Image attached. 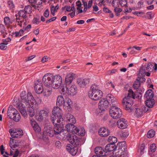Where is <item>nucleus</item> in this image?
Masks as SVG:
<instances>
[{
  "instance_id": "6e6552de",
  "label": "nucleus",
  "mask_w": 157,
  "mask_h": 157,
  "mask_svg": "<svg viewBox=\"0 0 157 157\" xmlns=\"http://www.w3.org/2000/svg\"><path fill=\"white\" fill-rule=\"evenodd\" d=\"M63 136H61L60 139H66L69 141L71 144L78 145L79 144V140L75 135H70L66 130L63 129Z\"/></svg>"
},
{
  "instance_id": "774afa93",
  "label": "nucleus",
  "mask_w": 157,
  "mask_h": 157,
  "mask_svg": "<svg viewBox=\"0 0 157 157\" xmlns=\"http://www.w3.org/2000/svg\"><path fill=\"white\" fill-rule=\"evenodd\" d=\"M144 148L145 146H144V145L142 144V145L141 146L140 148V154H143V153H144Z\"/></svg>"
},
{
  "instance_id": "20e7f679",
  "label": "nucleus",
  "mask_w": 157,
  "mask_h": 157,
  "mask_svg": "<svg viewBox=\"0 0 157 157\" xmlns=\"http://www.w3.org/2000/svg\"><path fill=\"white\" fill-rule=\"evenodd\" d=\"M157 69V64L155 63L154 65L151 63L145 64L144 66H142L140 68L139 73L140 78H143L145 75L149 76L150 74V72L156 71Z\"/></svg>"
},
{
  "instance_id": "e433bc0d",
  "label": "nucleus",
  "mask_w": 157,
  "mask_h": 157,
  "mask_svg": "<svg viewBox=\"0 0 157 157\" xmlns=\"http://www.w3.org/2000/svg\"><path fill=\"white\" fill-rule=\"evenodd\" d=\"M12 118L11 119H13L16 122L19 121L21 119V117L18 111L17 112L15 115H14Z\"/></svg>"
},
{
  "instance_id": "72a5a7b5",
  "label": "nucleus",
  "mask_w": 157,
  "mask_h": 157,
  "mask_svg": "<svg viewBox=\"0 0 157 157\" xmlns=\"http://www.w3.org/2000/svg\"><path fill=\"white\" fill-rule=\"evenodd\" d=\"M65 100L63 97L61 96H59L57 98L56 105L60 106H63Z\"/></svg>"
},
{
  "instance_id": "13d9d810",
  "label": "nucleus",
  "mask_w": 157,
  "mask_h": 157,
  "mask_svg": "<svg viewBox=\"0 0 157 157\" xmlns=\"http://www.w3.org/2000/svg\"><path fill=\"white\" fill-rule=\"evenodd\" d=\"M71 123H68L65 126L66 128L67 129V131L68 132L70 130L71 128H72L73 126V124Z\"/></svg>"
},
{
  "instance_id": "aec40b11",
  "label": "nucleus",
  "mask_w": 157,
  "mask_h": 157,
  "mask_svg": "<svg viewBox=\"0 0 157 157\" xmlns=\"http://www.w3.org/2000/svg\"><path fill=\"white\" fill-rule=\"evenodd\" d=\"M98 133L99 135L101 137H106L110 134L109 130L107 128L102 127L99 128Z\"/></svg>"
},
{
  "instance_id": "bf43d9fd",
  "label": "nucleus",
  "mask_w": 157,
  "mask_h": 157,
  "mask_svg": "<svg viewBox=\"0 0 157 157\" xmlns=\"http://www.w3.org/2000/svg\"><path fill=\"white\" fill-rule=\"evenodd\" d=\"M50 59V58L49 57L45 56H44L42 59L41 61L43 63H44L45 62H47Z\"/></svg>"
},
{
  "instance_id": "69168bd1",
  "label": "nucleus",
  "mask_w": 157,
  "mask_h": 157,
  "mask_svg": "<svg viewBox=\"0 0 157 157\" xmlns=\"http://www.w3.org/2000/svg\"><path fill=\"white\" fill-rule=\"evenodd\" d=\"M9 6L10 9L13 8L14 6L13 2L11 1H9L8 2Z\"/></svg>"
},
{
  "instance_id": "f257e3e1",
  "label": "nucleus",
  "mask_w": 157,
  "mask_h": 157,
  "mask_svg": "<svg viewBox=\"0 0 157 157\" xmlns=\"http://www.w3.org/2000/svg\"><path fill=\"white\" fill-rule=\"evenodd\" d=\"M36 104V101L30 92H28L26 94L25 91H23L21 94V99L15 105L24 118L28 116L27 110L29 116L32 117L35 115L34 110Z\"/></svg>"
},
{
  "instance_id": "b1692460",
  "label": "nucleus",
  "mask_w": 157,
  "mask_h": 157,
  "mask_svg": "<svg viewBox=\"0 0 157 157\" xmlns=\"http://www.w3.org/2000/svg\"><path fill=\"white\" fill-rule=\"evenodd\" d=\"M44 84V87L43 92V95L46 97H48L51 94L52 89L51 86L48 84V85Z\"/></svg>"
},
{
  "instance_id": "a211bd4d",
  "label": "nucleus",
  "mask_w": 157,
  "mask_h": 157,
  "mask_svg": "<svg viewBox=\"0 0 157 157\" xmlns=\"http://www.w3.org/2000/svg\"><path fill=\"white\" fill-rule=\"evenodd\" d=\"M131 109V112H132L136 117L140 116L143 114V109L136 105H134L132 107Z\"/></svg>"
},
{
  "instance_id": "a878e982",
  "label": "nucleus",
  "mask_w": 157,
  "mask_h": 157,
  "mask_svg": "<svg viewBox=\"0 0 157 157\" xmlns=\"http://www.w3.org/2000/svg\"><path fill=\"white\" fill-rule=\"evenodd\" d=\"M75 77V74L72 73L70 72L67 73L65 78L66 85L70 84Z\"/></svg>"
},
{
  "instance_id": "4d7b16f0",
  "label": "nucleus",
  "mask_w": 157,
  "mask_h": 157,
  "mask_svg": "<svg viewBox=\"0 0 157 157\" xmlns=\"http://www.w3.org/2000/svg\"><path fill=\"white\" fill-rule=\"evenodd\" d=\"M150 149L151 152H155L156 150L155 144H151L150 146Z\"/></svg>"
},
{
  "instance_id": "c756f323",
  "label": "nucleus",
  "mask_w": 157,
  "mask_h": 157,
  "mask_svg": "<svg viewBox=\"0 0 157 157\" xmlns=\"http://www.w3.org/2000/svg\"><path fill=\"white\" fill-rule=\"evenodd\" d=\"M66 121L72 124H75L76 122V120L73 115L70 113H67L66 116Z\"/></svg>"
},
{
  "instance_id": "8fccbe9b",
  "label": "nucleus",
  "mask_w": 157,
  "mask_h": 157,
  "mask_svg": "<svg viewBox=\"0 0 157 157\" xmlns=\"http://www.w3.org/2000/svg\"><path fill=\"white\" fill-rule=\"evenodd\" d=\"M119 3L122 7H125L126 8L127 7V2L126 0H121L119 1Z\"/></svg>"
},
{
  "instance_id": "0eeeda50",
  "label": "nucleus",
  "mask_w": 157,
  "mask_h": 157,
  "mask_svg": "<svg viewBox=\"0 0 157 157\" xmlns=\"http://www.w3.org/2000/svg\"><path fill=\"white\" fill-rule=\"evenodd\" d=\"M102 91L98 89L96 85H94L92 86L89 93V96L91 99L94 100H98L102 97Z\"/></svg>"
},
{
  "instance_id": "a19ab883",
  "label": "nucleus",
  "mask_w": 157,
  "mask_h": 157,
  "mask_svg": "<svg viewBox=\"0 0 157 157\" xmlns=\"http://www.w3.org/2000/svg\"><path fill=\"white\" fill-rule=\"evenodd\" d=\"M66 10L69 12L71 11H75V8L74 4H72L71 6H67L65 7Z\"/></svg>"
},
{
  "instance_id": "423d86ee",
  "label": "nucleus",
  "mask_w": 157,
  "mask_h": 157,
  "mask_svg": "<svg viewBox=\"0 0 157 157\" xmlns=\"http://www.w3.org/2000/svg\"><path fill=\"white\" fill-rule=\"evenodd\" d=\"M82 3L84 8L82 6V5L81 2L78 1L76 2L77 13L78 14L86 12L88 9L90 8L93 4V0H89L87 2L85 1H82Z\"/></svg>"
},
{
  "instance_id": "3c124183",
  "label": "nucleus",
  "mask_w": 157,
  "mask_h": 157,
  "mask_svg": "<svg viewBox=\"0 0 157 157\" xmlns=\"http://www.w3.org/2000/svg\"><path fill=\"white\" fill-rule=\"evenodd\" d=\"M8 44V43L6 42H4L0 44V48L1 50H6L7 48L6 45Z\"/></svg>"
},
{
  "instance_id": "58836bf2",
  "label": "nucleus",
  "mask_w": 157,
  "mask_h": 157,
  "mask_svg": "<svg viewBox=\"0 0 157 157\" xmlns=\"http://www.w3.org/2000/svg\"><path fill=\"white\" fill-rule=\"evenodd\" d=\"M119 151L116 154L115 157H124V152L123 151V150H121L120 148ZM109 157H113V156H111Z\"/></svg>"
},
{
  "instance_id": "39448f33",
  "label": "nucleus",
  "mask_w": 157,
  "mask_h": 157,
  "mask_svg": "<svg viewBox=\"0 0 157 157\" xmlns=\"http://www.w3.org/2000/svg\"><path fill=\"white\" fill-rule=\"evenodd\" d=\"M53 124H63V119L62 116V110L58 107H54L52 111V115L51 118Z\"/></svg>"
},
{
  "instance_id": "de8ad7c7",
  "label": "nucleus",
  "mask_w": 157,
  "mask_h": 157,
  "mask_svg": "<svg viewBox=\"0 0 157 157\" xmlns=\"http://www.w3.org/2000/svg\"><path fill=\"white\" fill-rule=\"evenodd\" d=\"M155 135V131L152 130H151L148 132L147 135V136L148 138H151L153 137Z\"/></svg>"
},
{
  "instance_id": "bb28decb",
  "label": "nucleus",
  "mask_w": 157,
  "mask_h": 157,
  "mask_svg": "<svg viewBox=\"0 0 157 157\" xmlns=\"http://www.w3.org/2000/svg\"><path fill=\"white\" fill-rule=\"evenodd\" d=\"M30 120L31 125L35 132H40L41 128L34 120L33 118H30Z\"/></svg>"
},
{
  "instance_id": "f8f14e48",
  "label": "nucleus",
  "mask_w": 157,
  "mask_h": 157,
  "mask_svg": "<svg viewBox=\"0 0 157 157\" xmlns=\"http://www.w3.org/2000/svg\"><path fill=\"white\" fill-rule=\"evenodd\" d=\"M67 150L72 155L75 156L77 153L79 154L80 152L78 151V147L77 145L68 144L66 146Z\"/></svg>"
},
{
  "instance_id": "603ef678",
  "label": "nucleus",
  "mask_w": 157,
  "mask_h": 157,
  "mask_svg": "<svg viewBox=\"0 0 157 157\" xmlns=\"http://www.w3.org/2000/svg\"><path fill=\"white\" fill-rule=\"evenodd\" d=\"M24 32V31L22 29H20L18 32H15L13 33V35L15 37H16L21 36H22V34Z\"/></svg>"
},
{
  "instance_id": "c9c22d12",
  "label": "nucleus",
  "mask_w": 157,
  "mask_h": 157,
  "mask_svg": "<svg viewBox=\"0 0 157 157\" xmlns=\"http://www.w3.org/2000/svg\"><path fill=\"white\" fill-rule=\"evenodd\" d=\"M27 14L24 10H21L19 12L18 15H17L18 17L25 19L27 17Z\"/></svg>"
},
{
  "instance_id": "4c0bfd02",
  "label": "nucleus",
  "mask_w": 157,
  "mask_h": 157,
  "mask_svg": "<svg viewBox=\"0 0 157 157\" xmlns=\"http://www.w3.org/2000/svg\"><path fill=\"white\" fill-rule=\"evenodd\" d=\"M108 141L110 144H114L117 141V139L115 136H109L108 139Z\"/></svg>"
},
{
  "instance_id": "393cba45",
  "label": "nucleus",
  "mask_w": 157,
  "mask_h": 157,
  "mask_svg": "<svg viewBox=\"0 0 157 157\" xmlns=\"http://www.w3.org/2000/svg\"><path fill=\"white\" fill-rule=\"evenodd\" d=\"M79 128L77 127L76 126L73 125L72 127L71 132L73 134H75L80 136H83L85 135V132L84 128H81V132H79Z\"/></svg>"
},
{
  "instance_id": "5fc2aeb1",
  "label": "nucleus",
  "mask_w": 157,
  "mask_h": 157,
  "mask_svg": "<svg viewBox=\"0 0 157 157\" xmlns=\"http://www.w3.org/2000/svg\"><path fill=\"white\" fill-rule=\"evenodd\" d=\"M122 11V10L118 7L115 8L114 11L116 15L118 16L120 15V13Z\"/></svg>"
},
{
  "instance_id": "473e14b6",
  "label": "nucleus",
  "mask_w": 157,
  "mask_h": 157,
  "mask_svg": "<svg viewBox=\"0 0 157 157\" xmlns=\"http://www.w3.org/2000/svg\"><path fill=\"white\" fill-rule=\"evenodd\" d=\"M95 152L98 155H100L101 156L103 155L105 153L104 149L101 147H97L95 149Z\"/></svg>"
},
{
  "instance_id": "f03ea898",
  "label": "nucleus",
  "mask_w": 157,
  "mask_h": 157,
  "mask_svg": "<svg viewBox=\"0 0 157 157\" xmlns=\"http://www.w3.org/2000/svg\"><path fill=\"white\" fill-rule=\"evenodd\" d=\"M53 124L55 126L54 129L49 124H45L44 128V133L47 134L51 137L55 136L60 139L61 136H63V134L62 133L63 124L57 123L56 124Z\"/></svg>"
},
{
  "instance_id": "dca6fc26",
  "label": "nucleus",
  "mask_w": 157,
  "mask_h": 157,
  "mask_svg": "<svg viewBox=\"0 0 157 157\" xmlns=\"http://www.w3.org/2000/svg\"><path fill=\"white\" fill-rule=\"evenodd\" d=\"M44 89L42 84L40 81L38 80L35 82L34 89L37 93L38 94L41 93L43 92Z\"/></svg>"
},
{
  "instance_id": "37998d69",
  "label": "nucleus",
  "mask_w": 157,
  "mask_h": 157,
  "mask_svg": "<svg viewBox=\"0 0 157 157\" xmlns=\"http://www.w3.org/2000/svg\"><path fill=\"white\" fill-rule=\"evenodd\" d=\"M35 117L36 119L39 121H41L44 119L43 117V116L41 115V114H40V111L38 113H36Z\"/></svg>"
},
{
  "instance_id": "5701e85b",
  "label": "nucleus",
  "mask_w": 157,
  "mask_h": 157,
  "mask_svg": "<svg viewBox=\"0 0 157 157\" xmlns=\"http://www.w3.org/2000/svg\"><path fill=\"white\" fill-rule=\"evenodd\" d=\"M15 16L16 17V24L21 27H23V28H24L25 26L27 24V21L25 19L18 17L17 14H16Z\"/></svg>"
},
{
  "instance_id": "7c9ffc66",
  "label": "nucleus",
  "mask_w": 157,
  "mask_h": 157,
  "mask_svg": "<svg viewBox=\"0 0 157 157\" xmlns=\"http://www.w3.org/2000/svg\"><path fill=\"white\" fill-rule=\"evenodd\" d=\"M145 79L144 78H138L136 81L133 84V87L135 89H138L140 86V82L143 81H145Z\"/></svg>"
},
{
  "instance_id": "ddd939ff",
  "label": "nucleus",
  "mask_w": 157,
  "mask_h": 157,
  "mask_svg": "<svg viewBox=\"0 0 157 157\" xmlns=\"http://www.w3.org/2000/svg\"><path fill=\"white\" fill-rule=\"evenodd\" d=\"M10 145L13 150H11L10 155L13 156V157H17L19 154V151L17 150H14L15 147L17 146L16 144V140L10 138Z\"/></svg>"
},
{
  "instance_id": "f3484780",
  "label": "nucleus",
  "mask_w": 157,
  "mask_h": 157,
  "mask_svg": "<svg viewBox=\"0 0 157 157\" xmlns=\"http://www.w3.org/2000/svg\"><path fill=\"white\" fill-rule=\"evenodd\" d=\"M106 99L111 107L116 105L117 104V99L111 94H109L107 95Z\"/></svg>"
},
{
  "instance_id": "0e129e2a",
  "label": "nucleus",
  "mask_w": 157,
  "mask_h": 157,
  "mask_svg": "<svg viewBox=\"0 0 157 157\" xmlns=\"http://www.w3.org/2000/svg\"><path fill=\"white\" fill-rule=\"evenodd\" d=\"M49 14V10L48 9H46L44 13V16L46 17H48Z\"/></svg>"
},
{
  "instance_id": "6e6d98bb",
  "label": "nucleus",
  "mask_w": 157,
  "mask_h": 157,
  "mask_svg": "<svg viewBox=\"0 0 157 157\" xmlns=\"http://www.w3.org/2000/svg\"><path fill=\"white\" fill-rule=\"evenodd\" d=\"M127 49L128 50L131 49L129 52L130 54H132L137 53V52L135 50L136 49H135V48H133V47H129Z\"/></svg>"
},
{
  "instance_id": "1a4fd4ad",
  "label": "nucleus",
  "mask_w": 157,
  "mask_h": 157,
  "mask_svg": "<svg viewBox=\"0 0 157 157\" xmlns=\"http://www.w3.org/2000/svg\"><path fill=\"white\" fill-rule=\"evenodd\" d=\"M109 113L110 116L115 119L119 118L121 117L122 114L121 110L116 105L111 107L110 108Z\"/></svg>"
},
{
  "instance_id": "79ce46f5",
  "label": "nucleus",
  "mask_w": 157,
  "mask_h": 157,
  "mask_svg": "<svg viewBox=\"0 0 157 157\" xmlns=\"http://www.w3.org/2000/svg\"><path fill=\"white\" fill-rule=\"evenodd\" d=\"M0 32L2 33L3 37H5L7 33L6 32L5 28L3 25H0Z\"/></svg>"
},
{
  "instance_id": "9d476101",
  "label": "nucleus",
  "mask_w": 157,
  "mask_h": 157,
  "mask_svg": "<svg viewBox=\"0 0 157 157\" xmlns=\"http://www.w3.org/2000/svg\"><path fill=\"white\" fill-rule=\"evenodd\" d=\"M108 101L105 99H102L98 104V109L96 110V114L99 115L100 113L105 111L108 107Z\"/></svg>"
},
{
  "instance_id": "864d4df0",
  "label": "nucleus",
  "mask_w": 157,
  "mask_h": 157,
  "mask_svg": "<svg viewBox=\"0 0 157 157\" xmlns=\"http://www.w3.org/2000/svg\"><path fill=\"white\" fill-rule=\"evenodd\" d=\"M4 22L6 25H10L12 23V21L10 20L9 18L8 17H6L4 18Z\"/></svg>"
},
{
  "instance_id": "4468645a",
  "label": "nucleus",
  "mask_w": 157,
  "mask_h": 157,
  "mask_svg": "<svg viewBox=\"0 0 157 157\" xmlns=\"http://www.w3.org/2000/svg\"><path fill=\"white\" fill-rule=\"evenodd\" d=\"M9 132L12 138H17L23 135L22 131L19 129H10Z\"/></svg>"
},
{
  "instance_id": "c03bdc74",
  "label": "nucleus",
  "mask_w": 157,
  "mask_h": 157,
  "mask_svg": "<svg viewBox=\"0 0 157 157\" xmlns=\"http://www.w3.org/2000/svg\"><path fill=\"white\" fill-rule=\"evenodd\" d=\"M42 2V1L41 0H36L34 5H33V6L35 9L39 10L37 7V6L39 5L40 6Z\"/></svg>"
},
{
  "instance_id": "cd10ccee",
  "label": "nucleus",
  "mask_w": 157,
  "mask_h": 157,
  "mask_svg": "<svg viewBox=\"0 0 157 157\" xmlns=\"http://www.w3.org/2000/svg\"><path fill=\"white\" fill-rule=\"evenodd\" d=\"M89 79L87 78L82 79L81 78L78 79L77 82L78 86L81 87H84L87 84L89 83Z\"/></svg>"
},
{
  "instance_id": "7ed1b4c3",
  "label": "nucleus",
  "mask_w": 157,
  "mask_h": 157,
  "mask_svg": "<svg viewBox=\"0 0 157 157\" xmlns=\"http://www.w3.org/2000/svg\"><path fill=\"white\" fill-rule=\"evenodd\" d=\"M43 82L46 85H51L52 87L58 89L59 87L62 82V78L59 75L53 76L50 73H47L43 77Z\"/></svg>"
},
{
  "instance_id": "9b49d317",
  "label": "nucleus",
  "mask_w": 157,
  "mask_h": 157,
  "mask_svg": "<svg viewBox=\"0 0 157 157\" xmlns=\"http://www.w3.org/2000/svg\"><path fill=\"white\" fill-rule=\"evenodd\" d=\"M63 92H65L69 94L74 95L75 94L77 91V88L75 85H66V86L62 88Z\"/></svg>"
},
{
  "instance_id": "338daca9",
  "label": "nucleus",
  "mask_w": 157,
  "mask_h": 157,
  "mask_svg": "<svg viewBox=\"0 0 157 157\" xmlns=\"http://www.w3.org/2000/svg\"><path fill=\"white\" fill-rule=\"evenodd\" d=\"M93 13H95L94 12H96L98 11V7L97 6L95 5H94L93 6Z\"/></svg>"
},
{
  "instance_id": "412c9836",
  "label": "nucleus",
  "mask_w": 157,
  "mask_h": 157,
  "mask_svg": "<svg viewBox=\"0 0 157 157\" xmlns=\"http://www.w3.org/2000/svg\"><path fill=\"white\" fill-rule=\"evenodd\" d=\"M128 122L124 118H121L118 120L117 122V127L121 129H124L128 126Z\"/></svg>"
},
{
  "instance_id": "f704fd0d",
  "label": "nucleus",
  "mask_w": 157,
  "mask_h": 157,
  "mask_svg": "<svg viewBox=\"0 0 157 157\" xmlns=\"http://www.w3.org/2000/svg\"><path fill=\"white\" fill-rule=\"evenodd\" d=\"M155 101L153 99L146 100L145 103L148 107H152L155 104Z\"/></svg>"
},
{
  "instance_id": "052dcab7",
  "label": "nucleus",
  "mask_w": 157,
  "mask_h": 157,
  "mask_svg": "<svg viewBox=\"0 0 157 157\" xmlns=\"http://www.w3.org/2000/svg\"><path fill=\"white\" fill-rule=\"evenodd\" d=\"M55 146L57 148H60L61 147V144L60 142L59 141H56L55 143Z\"/></svg>"
},
{
  "instance_id": "ea45409f",
  "label": "nucleus",
  "mask_w": 157,
  "mask_h": 157,
  "mask_svg": "<svg viewBox=\"0 0 157 157\" xmlns=\"http://www.w3.org/2000/svg\"><path fill=\"white\" fill-rule=\"evenodd\" d=\"M40 114L43 116V117L45 119L49 112V110L46 109L45 110H42L40 111Z\"/></svg>"
},
{
  "instance_id": "4be33fe9",
  "label": "nucleus",
  "mask_w": 157,
  "mask_h": 157,
  "mask_svg": "<svg viewBox=\"0 0 157 157\" xmlns=\"http://www.w3.org/2000/svg\"><path fill=\"white\" fill-rule=\"evenodd\" d=\"M128 98H124L123 101V103L125 106V109L127 110H129L131 112L132 100Z\"/></svg>"
},
{
  "instance_id": "49530a36",
  "label": "nucleus",
  "mask_w": 157,
  "mask_h": 157,
  "mask_svg": "<svg viewBox=\"0 0 157 157\" xmlns=\"http://www.w3.org/2000/svg\"><path fill=\"white\" fill-rule=\"evenodd\" d=\"M125 98H128V99L130 98V100H131V98H135L134 94L132 90L130 89L128 90V96Z\"/></svg>"
},
{
  "instance_id": "e2e57ef3",
  "label": "nucleus",
  "mask_w": 157,
  "mask_h": 157,
  "mask_svg": "<svg viewBox=\"0 0 157 157\" xmlns=\"http://www.w3.org/2000/svg\"><path fill=\"white\" fill-rule=\"evenodd\" d=\"M129 134V133L128 132H124L122 133L121 136L124 138H125L128 136Z\"/></svg>"
},
{
  "instance_id": "09e8293b",
  "label": "nucleus",
  "mask_w": 157,
  "mask_h": 157,
  "mask_svg": "<svg viewBox=\"0 0 157 157\" xmlns=\"http://www.w3.org/2000/svg\"><path fill=\"white\" fill-rule=\"evenodd\" d=\"M24 11L27 14H30L32 12L31 7L30 6H26L25 7Z\"/></svg>"
},
{
  "instance_id": "a18cd8bd",
  "label": "nucleus",
  "mask_w": 157,
  "mask_h": 157,
  "mask_svg": "<svg viewBox=\"0 0 157 157\" xmlns=\"http://www.w3.org/2000/svg\"><path fill=\"white\" fill-rule=\"evenodd\" d=\"M120 5L119 0H113L112 2V6L114 8L119 7Z\"/></svg>"
},
{
  "instance_id": "2eb2a0df",
  "label": "nucleus",
  "mask_w": 157,
  "mask_h": 157,
  "mask_svg": "<svg viewBox=\"0 0 157 157\" xmlns=\"http://www.w3.org/2000/svg\"><path fill=\"white\" fill-rule=\"evenodd\" d=\"M72 104L71 100L68 98H65V100L63 105L65 109L69 111H71L72 110Z\"/></svg>"
},
{
  "instance_id": "6ab92c4d",
  "label": "nucleus",
  "mask_w": 157,
  "mask_h": 157,
  "mask_svg": "<svg viewBox=\"0 0 157 157\" xmlns=\"http://www.w3.org/2000/svg\"><path fill=\"white\" fill-rule=\"evenodd\" d=\"M116 148V147L114 144H107L105 148V153L104 155H109L110 152L114 151Z\"/></svg>"
},
{
  "instance_id": "c85d7f7f",
  "label": "nucleus",
  "mask_w": 157,
  "mask_h": 157,
  "mask_svg": "<svg viewBox=\"0 0 157 157\" xmlns=\"http://www.w3.org/2000/svg\"><path fill=\"white\" fill-rule=\"evenodd\" d=\"M17 111L15 108H13L12 106H10L9 107L8 112L7 116L10 119H12V117L17 113Z\"/></svg>"
},
{
  "instance_id": "680f3d73",
  "label": "nucleus",
  "mask_w": 157,
  "mask_h": 157,
  "mask_svg": "<svg viewBox=\"0 0 157 157\" xmlns=\"http://www.w3.org/2000/svg\"><path fill=\"white\" fill-rule=\"evenodd\" d=\"M147 18L149 19H151L154 16V13H151V12H148L147 13Z\"/></svg>"
},
{
  "instance_id": "2f4dec72",
  "label": "nucleus",
  "mask_w": 157,
  "mask_h": 157,
  "mask_svg": "<svg viewBox=\"0 0 157 157\" xmlns=\"http://www.w3.org/2000/svg\"><path fill=\"white\" fill-rule=\"evenodd\" d=\"M154 94L152 90H147L144 95V98L146 100L153 99Z\"/></svg>"
}]
</instances>
